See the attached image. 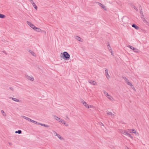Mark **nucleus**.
Instances as JSON below:
<instances>
[{"label": "nucleus", "mask_w": 149, "mask_h": 149, "mask_svg": "<svg viewBox=\"0 0 149 149\" xmlns=\"http://www.w3.org/2000/svg\"><path fill=\"white\" fill-rule=\"evenodd\" d=\"M81 102L84 107L87 109L91 110V109H95V106L92 104H89L87 102L83 100H81Z\"/></svg>", "instance_id": "f257e3e1"}, {"label": "nucleus", "mask_w": 149, "mask_h": 149, "mask_svg": "<svg viewBox=\"0 0 149 149\" xmlns=\"http://www.w3.org/2000/svg\"><path fill=\"white\" fill-rule=\"evenodd\" d=\"M104 94L106 97L110 100L111 101H114L115 100L114 98L111 95H109L108 93L106 91L104 92Z\"/></svg>", "instance_id": "f03ea898"}, {"label": "nucleus", "mask_w": 149, "mask_h": 149, "mask_svg": "<svg viewBox=\"0 0 149 149\" xmlns=\"http://www.w3.org/2000/svg\"><path fill=\"white\" fill-rule=\"evenodd\" d=\"M124 79L125 80V82L127 83V84L130 86L132 89L135 91H136L135 88L134 87L133 84L131 82H130L129 80L126 77H125Z\"/></svg>", "instance_id": "7ed1b4c3"}, {"label": "nucleus", "mask_w": 149, "mask_h": 149, "mask_svg": "<svg viewBox=\"0 0 149 149\" xmlns=\"http://www.w3.org/2000/svg\"><path fill=\"white\" fill-rule=\"evenodd\" d=\"M128 131L130 133H134L135 134L136 136H139V133L134 129H129L128 130Z\"/></svg>", "instance_id": "20e7f679"}, {"label": "nucleus", "mask_w": 149, "mask_h": 149, "mask_svg": "<svg viewBox=\"0 0 149 149\" xmlns=\"http://www.w3.org/2000/svg\"><path fill=\"white\" fill-rule=\"evenodd\" d=\"M107 113L112 117H113L115 116L114 112L113 111L108 110L107 111Z\"/></svg>", "instance_id": "39448f33"}, {"label": "nucleus", "mask_w": 149, "mask_h": 149, "mask_svg": "<svg viewBox=\"0 0 149 149\" xmlns=\"http://www.w3.org/2000/svg\"><path fill=\"white\" fill-rule=\"evenodd\" d=\"M26 78L28 80L31 81H33L34 80V77L32 75L29 76L26 75Z\"/></svg>", "instance_id": "423d86ee"}, {"label": "nucleus", "mask_w": 149, "mask_h": 149, "mask_svg": "<svg viewBox=\"0 0 149 149\" xmlns=\"http://www.w3.org/2000/svg\"><path fill=\"white\" fill-rule=\"evenodd\" d=\"M64 58L66 59H69L70 58V54L67 52H64L63 53Z\"/></svg>", "instance_id": "0eeeda50"}, {"label": "nucleus", "mask_w": 149, "mask_h": 149, "mask_svg": "<svg viewBox=\"0 0 149 149\" xmlns=\"http://www.w3.org/2000/svg\"><path fill=\"white\" fill-rule=\"evenodd\" d=\"M105 73L107 79H109L111 78V77L107 69H106L105 70Z\"/></svg>", "instance_id": "6e6552de"}, {"label": "nucleus", "mask_w": 149, "mask_h": 149, "mask_svg": "<svg viewBox=\"0 0 149 149\" xmlns=\"http://www.w3.org/2000/svg\"><path fill=\"white\" fill-rule=\"evenodd\" d=\"M34 30H36V31L38 32H44L45 33H46V32L45 31H42V29H40L39 28L37 27H35V28L34 29Z\"/></svg>", "instance_id": "1a4fd4ad"}, {"label": "nucleus", "mask_w": 149, "mask_h": 149, "mask_svg": "<svg viewBox=\"0 0 149 149\" xmlns=\"http://www.w3.org/2000/svg\"><path fill=\"white\" fill-rule=\"evenodd\" d=\"M128 47L131 49L133 50V51L135 52H139V50L135 48L131 45H129Z\"/></svg>", "instance_id": "9d476101"}, {"label": "nucleus", "mask_w": 149, "mask_h": 149, "mask_svg": "<svg viewBox=\"0 0 149 149\" xmlns=\"http://www.w3.org/2000/svg\"><path fill=\"white\" fill-rule=\"evenodd\" d=\"M88 83L93 85H97V83L95 81L90 80L88 81Z\"/></svg>", "instance_id": "9b49d317"}, {"label": "nucleus", "mask_w": 149, "mask_h": 149, "mask_svg": "<svg viewBox=\"0 0 149 149\" xmlns=\"http://www.w3.org/2000/svg\"><path fill=\"white\" fill-rule=\"evenodd\" d=\"M26 22L34 30V29L36 27L33 24H32L31 22L29 21H27Z\"/></svg>", "instance_id": "f8f14e48"}, {"label": "nucleus", "mask_w": 149, "mask_h": 149, "mask_svg": "<svg viewBox=\"0 0 149 149\" xmlns=\"http://www.w3.org/2000/svg\"><path fill=\"white\" fill-rule=\"evenodd\" d=\"M97 3L104 10H107V8L104 5L99 2H97Z\"/></svg>", "instance_id": "ddd939ff"}, {"label": "nucleus", "mask_w": 149, "mask_h": 149, "mask_svg": "<svg viewBox=\"0 0 149 149\" xmlns=\"http://www.w3.org/2000/svg\"><path fill=\"white\" fill-rule=\"evenodd\" d=\"M58 121L64 124V125L66 126H68V124H67L64 120L61 118L58 120Z\"/></svg>", "instance_id": "4468645a"}, {"label": "nucleus", "mask_w": 149, "mask_h": 149, "mask_svg": "<svg viewBox=\"0 0 149 149\" xmlns=\"http://www.w3.org/2000/svg\"><path fill=\"white\" fill-rule=\"evenodd\" d=\"M125 135L127 136L128 137H130L131 139H133V137L132 136V135L130 133H128V132H126Z\"/></svg>", "instance_id": "2eb2a0df"}, {"label": "nucleus", "mask_w": 149, "mask_h": 149, "mask_svg": "<svg viewBox=\"0 0 149 149\" xmlns=\"http://www.w3.org/2000/svg\"><path fill=\"white\" fill-rule=\"evenodd\" d=\"M118 131L121 133L123 134H124V135H125L126 132L125 130L122 129H119Z\"/></svg>", "instance_id": "dca6fc26"}, {"label": "nucleus", "mask_w": 149, "mask_h": 149, "mask_svg": "<svg viewBox=\"0 0 149 149\" xmlns=\"http://www.w3.org/2000/svg\"><path fill=\"white\" fill-rule=\"evenodd\" d=\"M28 51L34 57H36V55L35 53L32 50H29Z\"/></svg>", "instance_id": "f3484780"}, {"label": "nucleus", "mask_w": 149, "mask_h": 149, "mask_svg": "<svg viewBox=\"0 0 149 149\" xmlns=\"http://www.w3.org/2000/svg\"><path fill=\"white\" fill-rule=\"evenodd\" d=\"M10 98L13 101L16 102H19L20 101L19 99L15 98L12 97Z\"/></svg>", "instance_id": "a211bd4d"}, {"label": "nucleus", "mask_w": 149, "mask_h": 149, "mask_svg": "<svg viewBox=\"0 0 149 149\" xmlns=\"http://www.w3.org/2000/svg\"><path fill=\"white\" fill-rule=\"evenodd\" d=\"M57 135L56 136L60 140H64V139L59 134H57Z\"/></svg>", "instance_id": "6ab92c4d"}, {"label": "nucleus", "mask_w": 149, "mask_h": 149, "mask_svg": "<svg viewBox=\"0 0 149 149\" xmlns=\"http://www.w3.org/2000/svg\"><path fill=\"white\" fill-rule=\"evenodd\" d=\"M75 38L76 40H78L79 41L82 42V41L81 40V38L78 36H75Z\"/></svg>", "instance_id": "aec40b11"}, {"label": "nucleus", "mask_w": 149, "mask_h": 149, "mask_svg": "<svg viewBox=\"0 0 149 149\" xmlns=\"http://www.w3.org/2000/svg\"><path fill=\"white\" fill-rule=\"evenodd\" d=\"M22 117L24 119L27 120L28 121H30L31 119L29 118L28 117H26V116H22Z\"/></svg>", "instance_id": "412c9836"}, {"label": "nucleus", "mask_w": 149, "mask_h": 149, "mask_svg": "<svg viewBox=\"0 0 149 149\" xmlns=\"http://www.w3.org/2000/svg\"><path fill=\"white\" fill-rule=\"evenodd\" d=\"M132 26L133 27L135 28L136 30H138L139 29V27L138 26H136L135 24H133Z\"/></svg>", "instance_id": "4be33fe9"}, {"label": "nucleus", "mask_w": 149, "mask_h": 149, "mask_svg": "<svg viewBox=\"0 0 149 149\" xmlns=\"http://www.w3.org/2000/svg\"><path fill=\"white\" fill-rule=\"evenodd\" d=\"M6 17V16L5 15L0 13V18L3 19Z\"/></svg>", "instance_id": "5701e85b"}, {"label": "nucleus", "mask_w": 149, "mask_h": 149, "mask_svg": "<svg viewBox=\"0 0 149 149\" xmlns=\"http://www.w3.org/2000/svg\"><path fill=\"white\" fill-rule=\"evenodd\" d=\"M1 113L2 114L3 116L4 117H6V113H5L3 110H1Z\"/></svg>", "instance_id": "b1692460"}, {"label": "nucleus", "mask_w": 149, "mask_h": 149, "mask_svg": "<svg viewBox=\"0 0 149 149\" xmlns=\"http://www.w3.org/2000/svg\"><path fill=\"white\" fill-rule=\"evenodd\" d=\"M54 118L56 120L58 121L60 120V118H59L58 117L56 116H54Z\"/></svg>", "instance_id": "393cba45"}, {"label": "nucleus", "mask_w": 149, "mask_h": 149, "mask_svg": "<svg viewBox=\"0 0 149 149\" xmlns=\"http://www.w3.org/2000/svg\"><path fill=\"white\" fill-rule=\"evenodd\" d=\"M32 5L33 6V7L35 8L36 10H37V7L35 3H33Z\"/></svg>", "instance_id": "a878e982"}, {"label": "nucleus", "mask_w": 149, "mask_h": 149, "mask_svg": "<svg viewBox=\"0 0 149 149\" xmlns=\"http://www.w3.org/2000/svg\"><path fill=\"white\" fill-rule=\"evenodd\" d=\"M16 133H18L19 134H20L22 133V131L21 130H19L17 131H16L15 132Z\"/></svg>", "instance_id": "bb28decb"}, {"label": "nucleus", "mask_w": 149, "mask_h": 149, "mask_svg": "<svg viewBox=\"0 0 149 149\" xmlns=\"http://www.w3.org/2000/svg\"><path fill=\"white\" fill-rule=\"evenodd\" d=\"M107 47L108 49H109V50H111V49H112L111 48L109 44L108 45Z\"/></svg>", "instance_id": "cd10ccee"}, {"label": "nucleus", "mask_w": 149, "mask_h": 149, "mask_svg": "<svg viewBox=\"0 0 149 149\" xmlns=\"http://www.w3.org/2000/svg\"><path fill=\"white\" fill-rule=\"evenodd\" d=\"M104 131L106 132H109V130H108L107 129V128L106 127H105L104 129Z\"/></svg>", "instance_id": "c85d7f7f"}, {"label": "nucleus", "mask_w": 149, "mask_h": 149, "mask_svg": "<svg viewBox=\"0 0 149 149\" xmlns=\"http://www.w3.org/2000/svg\"><path fill=\"white\" fill-rule=\"evenodd\" d=\"M38 124H40L41 125H42V126H45V127H48V126L46 125L45 124H40V123H38Z\"/></svg>", "instance_id": "c756f323"}, {"label": "nucleus", "mask_w": 149, "mask_h": 149, "mask_svg": "<svg viewBox=\"0 0 149 149\" xmlns=\"http://www.w3.org/2000/svg\"><path fill=\"white\" fill-rule=\"evenodd\" d=\"M29 1L32 4L35 3L33 0H29Z\"/></svg>", "instance_id": "7c9ffc66"}, {"label": "nucleus", "mask_w": 149, "mask_h": 149, "mask_svg": "<svg viewBox=\"0 0 149 149\" xmlns=\"http://www.w3.org/2000/svg\"><path fill=\"white\" fill-rule=\"evenodd\" d=\"M110 52H111V55H113V51L112 49H111V50H109Z\"/></svg>", "instance_id": "2f4dec72"}, {"label": "nucleus", "mask_w": 149, "mask_h": 149, "mask_svg": "<svg viewBox=\"0 0 149 149\" xmlns=\"http://www.w3.org/2000/svg\"><path fill=\"white\" fill-rule=\"evenodd\" d=\"M30 121L31 122L33 123H34L35 122V121H34L33 120H31V119H30Z\"/></svg>", "instance_id": "473e14b6"}, {"label": "nucleus", "mask_w": 149, "mask_h": 149, "mask_svg": "<svg viewBox=\"0 0 149 149\" xmlns=\"http://www.w3.org/2000/svg\"><path fill=\"white\" fill-rule=\"evenodd\" d=\"M54 134H55V136H56L57 135V134H58L55 131H54Z\"/></svg>", "instance_id": "72a5a7b5"}, {"label": "nucleus", "mask_w": 149, "mask_h": 149, "mask_svg": "<svg viewBox=\"0 0 149 149\" xmlns=\"http://www.w3.org/2000/svg\"><path fill=\"white\" fill-rule=\"evenodd\" d=\"M100 125L101 126H104V124L102 123H100Z\"/></svg>", "instance_id": "f704fd0d"}, {"label": "nucleus", "mask_w": 149, "mask_h": 149, "mask_svg": "<svg viewBox=\"0 0 149 149\" xmlns=\"http://www.w3.org/2000/svg\"><path fill=\"white\" fill-rule=\"evenodd\" d=\"M10 89L11 90H12V91H13V88H12V87H10Z\"/></svg>", "instance_id": "c9c22d12"}, {"label": "nucleus", "mask_w": 149, "mask_h": 149, "mask_svg": "<svg viewBox=\"0 0 149 149\" xmlns=\"http://www.w3.org/2000/svg\"><path fill=\"white\" fill-rule=\"evenodd\" d=\"M37 123H37V122L35 121V122L34 123H35V124H37Z\"/></svg>", "instance_id": "e433bc0d"}, {"label": "nucleus", "mask_w": 149, "mask_h": 149, "mask_svg": "<svg viewBox=\"0 0 149 149\" xmlns=\"http://www.w3.org/2000/svg\"><path fill=\"white\" fill-rule=\"evenodd\" d=\"M8 143L10 145H12V143Z\"/></svg>", "instance_id": "4c0bfd02"}, {"label": "nucleus", "mask_w": 149, "mask_h": 149, "mask_svg": "<svg viewBox=\"0 0 149 149\" xmlns=\"http://www.w3.org/2000/svg\"><path fill=\"white\" fill-rule=\"evenodd\" d=\"M134 6L133 8H134V9H136V7H135V6Z\"/></svg>", "instance_id": "58836bf2"}, {"label": "nucleus", "mask_w": 149, "mask_h": 149, "mask_svg": "<svg viewBox=\"0 0 149 149\" xmlns=\"http://www.w3.org/2000/svg\"><path fill=\"white\" fill-rule=\"evenodd\" d=\"M126 149H130L128 148L127 147Z\"/></svg>", "instance_id": "ea45409f"}]
</instances>
